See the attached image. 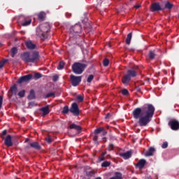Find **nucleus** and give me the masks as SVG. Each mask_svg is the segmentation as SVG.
<instances>
[{
	"instance_id": "nucleus-37",
	"label": "nucleus",
	"mask_w": 179,
	"mask_h": 179,
	"mask_svg": "<svg viewBox=\"0 0 179 179\" xmlns=\"http://www.w3.org/2000/svg\"><path fill=\"white\" fill-rule=\"evenodd\" d=\"M45 141L48 143H52V138H51V136H46Z\"/></svg>"
},
{
	"instance_id": "nucleus-21",
	"label": "nucleus",
	"mask_w": 179,
	"mask_h": 179,
	"mask_svg": "<svg viewBox=\"0 0 179 179\" xmlns=\"http://www.w3.org/2000/svg\"><path fill=\"white\" fill-rule=\"evenodd\" d=\"M9 93H11L10 96H16V94H17V87L16 86V85H13L10 88Z\"/></svg>"
},
{
	"instance_id": "nucleus-2",
	"label": "nucleus",
	"mask_w": 179,
	"mask_h": 179,
	"mask_svg": "<svg viewBox=\"0 0 179 179\" xmlns=\"http://www.w3.org/2000/svg\"><path fill=\"white\" fill-rule=\"evenodd\" d=\"M50 29L51 25L45 22L41 24L39 27L36 29V35L41 38V40H45V38H48V33H50Z\"/></svg>"
},
{
	"instance_id": "nucleus-3",
	"label": "nucleus",
	"mask_w": 179,
	"mask_h": 179,
	"mask_svg": "<svg viewBox=\"0 0 179 179\" xmlns=\"http://www.w3.org/2000/svg\"><path fill=\"white\" fill-rule=\"evenodd\" d=\"M138 69L139 67L138 66H134L131 69L127 70V74L122 78L123 85H125L126 86L129 85L131 78H136Z\"/></svg>"
},
{
	"instance_id": "nucleus-16",
	"label": "nucleus",
	"mask_w": 179,
	"mask_h": 179,
	"mask_svg": "<svg viewBox=\"0 0 179 179\" xmlns=\"http://www.w3.org/2000/svg\"><path fill=\"white\" fill-rule=\"evenodd\" d=\"M120 157H123L124 160H127V159H129L132 156V151L129 150L124 153H120L119 154Z\"/></svg>"
},
{
	"instance_id": "nucleus-31",
	"label": "nucleus",
	"mask_w": 179,
	"mask_h": 179,
	"mask_svg": "<svg viewBox=\"0 0 179 179\" xmlns=\"http://www.w3.org/2000/svg\"><path fill=\"white\" fill-rule=\"evenodd\" d=\"M70 111L69 107L68 106H65L63 108V110L62 111V114H68Z\"/></svg>"
},
{
	"instance_id": "nucleus-45",
	"label": "nucleus",
	"mask_w": 179,
	"mask_h": 179,
	"mask_svg": "<svg viewBox=\"0 0 179 179\" xmlns=\"http://www.w3.org/2000/svg\"><path fill=\"white\" fill-rule=\"evenodd\" d=\"M59 79V76L58 75H55L52 76V80L53 82H57Z\"/></svg>"
},
{
	"instance_id": "nucleus-57",
	"label": "nucleus",
	"mask_w": 179,
	"mask_h": 179,
	"mask_svg": "<svg viewBox=\"0 0 179 179\" xmlns=\"http://www.w3.org/2000/svg\"><path fill=\"white\" fill-rule=\"evenodd\" d=\"M87 24H88V27H90V24L89 22L87 23Z\"/></svg>"
},
{
	"instance_id": "nucleus-49",
	"label": "nucleus",
	"mask_w": 179,
	"mask_h": 179,
	"mask_svg": "<svg viewBox=\"0 0 179 179\" xmlns=\"http://www.w3.org/2000/svg\"><path fill=\"white\" fill-rule=\"evenodd\" d=\"M108 149L109 150H114V144L113 143L109 144Z\"/></svg>"
},
{
	"instance_id": "nucleus-1",
	"label": "nucleus",
	"mask_w": 179,
	"mask_h": 179,
	"mask_svg": "<svg viewBox=\"0 0 179 179\" xmlns=\"http://www.w3.org/2000/svg\"><path fill=\"white\" fill-rule=\"evenodd\" d=\"M131 114L134 120H138L140 127H147L155 115V106L146 103L141 108H136Z\"/></svg>"
},
{
	"instance_id": "nucleus-42",
	"label": "nucleus",
	"mask_w": 179,
	"mask_h": 179,
	"mask_svg": "<svg viewBox=\"0 0 179 179\" xmlns=\"http://www.w3.org/2000/svg\"><path fill=\"white\" fill-rule=\"evenodd\" d=\"M162 149H167L169 148V143L167 142H164L163 144L162 145Z\"/></svg>"
},
{
	"instance_id": "nucleus-51",
	"label": "nucleus",
	"mask_w": 179,
	"mask_h": 179,
	"mask_svg": "<svg viewBox=\"0 0 179 179\" xmlns=\"http://www.w3.org/2000/svg\"><path fill=\"white\" fill-rule=\"evenodd\" d=\"M134 8H136V9H139L141 8V5L138 4L134 6Z\"/></svg>"
},
{
	"instance_id": "nucleus-8",
	"label": "nucleus",
	"mask_w": 179,
	"mask_h": 179,
	"mask_svg": "<svg viewBox=\"0 0 179 179\" xmlns=\"http://www.w3.org/2000/svg\"><path fill=\"white\" fill-rule=\"evenodd\" d=\"M168 125L171 127L172 131H178L179 129V122L176 119L170 120L168 122Z\"/></svg>"
},
{
	"instance_id": "nucleus-24",
	"label": "nucleus",
	"mask_w": 179,
	"mask_h": 179,
	"mask_svg": "<svg viewBox=\"0 0 179 179\" xmlns=\"http://www.w3.org/2000/svg\"><path fill=\"white\" fill-rule=\"evenodd\" d=\"M94 174H96V172L94 171H88L85 172V176L88 179L92 178V177H94Z\"/></svg>"
},
{
	"instance_id": "nucleus-55",
	"label": "nucleus",
	"mask_w": 179,
	"mask_h": 179,
	"mask_svg": "<svg viewBox=\"0 0 179 179\" xmlns=\"http://www.w3.org/2000/svg\"><path fill=\"white\" fill-rule=\"evenodd\" d=\"M30 145H27V146H25V149H30Z\"/></svg>"
},
{
	"instance_id": "nucleus-7",
	"label": "nucleus",
	"mask_w": 179,
	"mask_h": 179,
	"mask_svg": "<svg viewBox=\"0 0 179 179\" xmlns=\"http://www.w3.org/2000/svg\"><path fill=\"white\" fill-rule=\"evenodd\" d=\"M70 111L73 115H75V117H78V115L80 114V111L79 110V106L76 102H74L71 104V106L70 108Z\"/></svg>"
},
{
	"instance_id": "nucleus-43",
	"label": "nucleus",
	"mask_w": 179,
	"mask_h": 179,
	"mask_svg": "<svg viewBox=\"0 0 179 179\" xmlns=\"http://www.w3.org/2000/svg\"><path fill=\"white\" fill-rule=\"evenodd\" d=\"M53 96H55V93L50 92V93H48V94H46L45 98L48 99L50 97H52Z\"/></svg>"
},
{
	"instance_id": "nucleus-18",
	"label": "nucleus",
	"mask_w": 179,
	"mask_h": 179,
	"mask_svg": "<svg viewBox=\"0 0 179 179\" xmlns=\"http://www.w3.org/2000/svg\"><path fill=\"white\" fill-rule=\"evenodd\" d=\"M25 45L28 50H36V44L33 43L31 41H26Z\"/></svg>"
},
{
	"instance_id": "nucleus-15",
	"label": "nucleus",
	"mask_w": 179,
	"mask_h": 179,
	"mask_svg": "<svg viewBox=\"0 0 179 179\" xmlns=\"http://www.w3.org/2000/svg\"><path fill=\"white\" fill-rule=\"evenodd\" d=\"M29 146L36 150H41V145L37 141L29 143Z\"/></svg>"
},
{
	"instance_id": "nucleus-14",
	"label": "nucleus",
	"mask_w": 179,
	"mask_h": 179,
	"mask_svg": "<svg viewBox=\"0 0 179 179\" xmlns=\"http://www.w3.org/2000/svg\"><path fill=\"white\" fill-rule=\"evenodd\" d=\"M39 111H41L42 117H45V115L50 114V106H46L45 107H42L39 109Z\"/></svg>"
},
{
	"instance_id": "nucleus-50",
	"label": "nucleus",
	"mask_w": 179,
	"mask_h": 179,
	"mask_svg": "<svg viewBox=\"0 0 179 179\" xmlns=\"http://www.w3.org/2000/svg\"><path fill=\"white\" fill-rule=\"evenodd\" d=\"M93 141H94V142H97V141H99V136L97 135H95L93 137Z\"/></svg>"
},
{
	"instance_id": "nucleus-23",
	"label": "nucleus",
	"mask_w": 179,
	"mask_h": 179,
	"mask_svg": "<svg viewBox=\"0 0 179 179\" xmlns=\"http://www.w3.org/2000/svg\"><path fill=\"white\" fill-rule=\"evenodd\" d=\"M27 99L28 100H34V99H36V92H34V90H31Z\"/></svg>"
},
{
	"instance_id": "nucleus-17",
	"label": "nucleus",
	"mask_w": 179,
	"mask_h": 179,
	"mask_svg": "<svg viewBox=\"0 0 179 179\" xmlns=\"http://www.w3.org/2000/svg\"><path fill=\"white\" fill-rule=\"evenodd\" d=\"M145 164H146V160L141 159L136 164V167H138V169H140V170H141V169H143V167H145Z\"/></svg>"
},
{
	"instance_id": "nucleus-44",
	"label": "nucleus",
	"mask_w": 179,
	"mask_h": 179,
	"mask_svg": "<svg viewBox=\"0 0 179 179\" xmlns=\"http://www.w3.org/2000/svg\"><path fill=\"white\" fill-rule=\"evenodd\" d=\"M6 62H8V60L6 59H4L3 61L0 62V69L1 68L3 67V66L5 65V64H6Z\"/></svg>"
},
{
	"instance_id": "nucleus-10",
	"label": "nucleus",
	"mask_w": 179,
	"mask_h": 179,
	"mask_svg": "<svg viewBox=\"0 0 179 179\" xmlns=\"http://www.w3.org/2000/svg\"><path fill=\"white\" fill-rule=\"evenodd\" d=\"M33 79V75L32 74H28L27 76H23L19 78L17 80V83H23V82H29V80H31Z\"/></svg>"
},
{
	"instance_id": "nucleus-38",
	"label": "nucleus",
	"mask_w": 179,
	"mask_h": 179,
	"mask_svg": "<svg viewBox=\"0 0 179 179\" xmlns=\"http://www.w3.org/2000/svg\"><path fill=\"white\" fill-rule=\"evenodd\" d=\"M31 24V20H27V21H25L24 22L22 23V26H29V24Z\"/></svg>"
},
{
	"instance_id": "nucleus-33",
	"label": "nucleus",
	"mask_w": 179,
	"mask_h": 179,
	"mask_svg": "<svg viewBox=\"0 0 179 179\" xmlns=\"http://www.w3.org/2000/svg\"><path fill=\"white\" fill-rule=\"evenodd\" d=\"M64 66H65V62H64V61H62L59 63L57 69H59V70L64 69Z\"/></svg>"
},
{
	"instance_id": "nucleus-25",
	"label": "nucleus",
	"mask_w": 179,
	"mask_h": 179,
	"mask_svg": "<svg viewBox=\"0 0 179 179\" xmlns=\"http://www.w3.org/2000/svg\"><path fill=\"white\" fill-rule=\"evenodd\" d=\"M173 6H174L173 3H171L169 1H166L164 9H168L169 10H171V9H173Z\"/></svg>"
},
{
	"instance_id": "nucleus-54",
	"label": "nucleus",
	"mask_w": 179,
	"mask_h": 179,
	"mask_svg": "<svg viewBox=\"0 0 179 179\" xmlns=\"http://www.w3.org/2000/svg\"><path fill=\"white\" fill-rule=\"evenodd\" d=\"M94 143L96 146H99V141H94Z\"/></svg>"
},
{
	"instance_id": "nucleus-48",
	"label": "nucleus",
	"mask_w": 179,
	"mask_h": 179,
	"mask_svg": "<svg viewBox=\"0 0 179 179\" xmlns=\"http://www.w3.org/2000/svg\"><path fill=\"white\" fill-rule=\"evenodd\" d=\"M2 103H3V96H0V108H2Z\"/></svg>"
},
{
	"instance_id": "nucleus-13",
	"label": "nucleus",
	"mask_w": 179,
	"mask_h": 179,
	"mask_svg": "<svg viewBox=\"0 0 179 179\" xmlns=\"http://www.w3.org/2000/svg\"><path fill=\"white\" fill-rule=\"evenodd\" d=\"M21 58L22 59V61H24V62H26L27 64H28L29 62H30V52H25L24 53H22L21 55Z\"/></svg>"
},
{
	"instance_id": "nucleus-19",
	"label": "nucleus",
	"mask_w": 179,
	"mask_h": 179,
	"mask_svg": "<svg viewBox=\"0 0 179 179\" xmlns=\"http://www.w3.org/2000/svg\"><path fill=\"white\" fill-rule=\"evenodd\" d=\"M69 129H75V131H77L78 132L80 133V131H82V127L75 124V123H73L71 124H70L69 126Z\"/></svg>"
},
{
	"instance_id": "nucleus-11",
	"label": "nucleus",
	"mask_w": 179,
	"mask_h": 179,
	"mask_svg": "<svg viewBox=\"0 0 179 179\" xmlns=\"http://www.w3.org/2000/svg\"><path fill=\"white\" fill-rule=\"evenodd\" d=\"M30 58V62L32 63L37 62V61H40V55L38 54V52L34 51Z\"/></svg>"
},
{
	"instance_id": "nucleus-5",
	"label": "nucleus",
	"mask_w": 179,
	"mask_h": 179,
	"mask_svg": "<svg viewBox=\"0 0 179 179\" xmlns=\"http://www.w3.org/2000/svg\"><path fill=\"white\" fill-rule=\"evenodd\" d=\"M72 71L76 75H82L86 68V64L83 63L76 62L72 66Z\"/></svg>"
},
{
	"instance_id": "nucleus-41",
	"label": "nucleus",
	"mask_w": 179,
	"mask_h": 179,
	"mask_svg": "<svg viewBox=\"0 0 179 179\" xmlns=\"http://www.w3.org/2000/svg\"><path fill=\"white\" fill-rule=\"evenodd\" d=\"M129 92L128 91V90L127 89H124L122 90V94H123V96H127V94H129Z\"/></svg>"
},
{
	"instance_id": "nucleus-6",
	"label": "nucleus",
	"mask_w": 179,
	"mask_h": 179,
	"mask_svg": "<svg viewBox=\"0 0 179 179\" xmlns=\"http://www.w3.org/2000/svg\"><path fill=\"white\" fill-rule=\"evenodd\" d=\"M70 80H71V83L72 86H73L74 87H76V86H78L79 83L82 82V77L73 76V74H71L70 76Z\"/></svg>"
},
{
	"instance_id": "nucleus-30",
	"label": "nucleus",
	"mask_w": 179,
	"mask_h": 179,
	"mask_svg": "<svg viewBox=\"0 0 179 179\" xmlns=\"http://www.w3.org/2000/svg\"><path fill=\"white\" fill-rule=\"evenodd\" d=\"M16 54H17V48L14 47L11 49V57H12V58H15V55H16Z\"/></svg>"
},
{
	"instance_id": "nucleus-20",
	"label": "nucleus",
	"mask_w": 179,
	"mask_h": 179,
	"mask_svg": "<svg viewBox=\"0 0 179 179\" xmlns=\"http://www.w3.org/2000/svg\"><path fill=\"white\" fill-rule=\"evenodd\" d=\"M156 152V150L153 147H150L148 151L145 152V157H150V156H152L153 154Z\"/></svg>"
},
{
	"instance_id": "nucleus-32",
	"label": "nucleus",
	"mask_w": 179,
	"mask_h": 179,
	"mask_svg": "<svg viewBox=\"0 0 179 179\" xmlns=\"http://www.w3.org/2000/svg\"><path fill=\"white\" fill-rule=\"evenodd\" d=\"M110 166H111V162L108 161H104L101 164V167H110Z\"/></svg>"
},
{
	"instance_id": "nucleus-12",
	"label": "nucleus",
	"mask_w": 179,
	"mask_h": 179,
	"mask_svg": "<svg viewBox=\"0 0 179 179\" xmlns=\"http://www.w3.org/2000/svg\"><path fill=\"white\" fill-rule=\"evenodd\" d=\"M4 144L6 146H8V148L13 146V143H12V136L9 134L7 135V136L4 138Z\"/></svg>"
},
{
	"instance_id": "nucleus-35",
	"label": "nucleus",
	"mask_w": 179,
	"mask_h": 179,
	"mask_svg": "<svg viewBox=\"0 0 179 179\" xmlns=\"http://www.w3.org/2000/svg\"><path fill=\"white\" fill-rule=\"evenodd\" d=\"M103 131H104V127H100V128L95 129L94 134H100V132H103Z\"/></svg>"
},
{
	"instance_id": "nucleus-4",
	"label": "nucleus",
	"mask_w": 179,
	"mask_h": 179,
	"mask_svg": "<svg viewBox=\"0 0 179 179\" xmlns=\"http://www.w3.org/2000/svg\"><path fill=\"white\" fill-rule=\"evenodd\" d=\"M83 29L80 24H76L73 26H71L69 29V37L70 38L76 39L78 37L80 36L82 34Z\"/></svg>"
},
{
	"instance_id": "nucleus-47",
	"label": "nucleus",
	"mask_w": 179,
	"mask_h": 179,
	"mask_svg": "<svg viewBox=\"0 0 179 179\" xmlns=\"http://www.w3.org/2000/svg\"><path fill=\"white\" fill-rule=\"evenodd\" d=\"M77 100H78V101H80V103H82V101H83L84 98L83 96H82V95H78L77 96Z\"/></svg>"
},
{
	"instance_id": "nucleus-26",
	"label": "nucleus",
	"mask_w": 179,
	"mask_h": 179,
	"mask_svg": "<svg viewBox=\"0 0 179 179\" xmlns=\"http://www.w3.org/2000/svg\"><path fill=\"white\" fill-rule=\"evenodd\" d=\"M107 154V152H103L101 154V155L98 158V161L99 162H104L106 160V155Z\"/></svg>"
},
{
	"instance_id": "nucleus-28",
	"label": "nucleus",
	"mask_w": 179,
	"mask_h": 179,
	"mask_svg": "<svg viewBox=\"0 0 179 179\" xmlns=\"http://www.w3.org/2000/svg\"><path fill=\"white\" fill-rule=\"evenodd\" d=\"M132 39V34L131 32L127 34V38H126V44L129 45L131 44V40Z\"/></svg>"
},
{
	"instance_id": "nucleus-56",
	"label": "nucleus",
	"mask_w": 179,
	"mask_h": 179,
	"mask_svg": "<svg viewBox=\"0 0 179 179\" xmlns=\"http://www.w3.org/2000/svg\"><path fill=\"white\" fill-rule=\"evenodd\" d=\"M29 141H30L29 138H27L26 140H25V142L26 143H27V142H29Z\"/></svg>"
},
{
	"instance_id": "nucleus-27",
	"label": "nucleus",
	"mask_w": 179,
	"mask_h": 179,
	"mask_svg": "<svg viewBox=\"0 0 179 179\" xmlns=\"http://www.w3.org/2000/svg\"><path fill=\"white\" fill-rule=\"evenodd\" d=\"M110 179H122V173L116 172L115 176L110 178Z\"/></svg>"
},
{
	"instance_id": "nucleus-52",
	"label": "nucleus",
	"mask_w": 179,
	"mask_h": 179,
	"mask_svg": "<svg viewBox=\"0 0 179 179\" xmlns=\"http://www.w3.org/2000/svg\"><path fill=\"white\" fill-rule=\"evenodd\" d=\"M110 117H111V114L108 113V114L106 115L105 118H110Z\"/></svg>"
},
{
	"instance_id": "nucleus-29",
	"label": "nucleus",
	"mask_w": 179,
	"mask_h": 179,
	"mask_svg": "<svg viewBox=\"0 0 179 179\" xmlns=\"http://www.w3.org/2000/svg\"><path fill=\"white\" fill-rule=\"evenodd\" d=\"M43 75L40 73H36L34 76H32V79H34L35 80H37L42 78Z\"/></svg>"
},
{
	"instance_id": "nucleus-59",
	"label": "nucleus",
	"mask_w": 179,
	"mask_h": 179,
	"mask_svg": "<svg viewBox=\"0 0 179 179\" xmlns=\"http://www.w3.org/2000/svg\"><path fill=\"white\" fill-rule=\"evenodd\" d=\"M130 1H132V0H130Z\"/></svg>"
},
{
	"instance_id": "nucleus-34",
	"label": "nucleus",
	"mask_w": 179,
	"mask_h": 179,
	"mask_svg": "<svg viewBox=\"0 0 179 179\" xmlns=\"http://www.w3.org/2000/svg\"><path fill=\"white\" fill-rule=\"evenodd\" d=\"M93 79H94V76H93V74L90 75L87 79V83H92Z\"/></svg>"
},
{
	"instance_id": "nucleus-9",
	"label": "nucleus",
	"mask_w": 179,
	"mask_h": 179,
	"mask_svg": "<svg viewBox=\"0 0 179 179\" xmlns=\"http://www.w3.org/2000/svg\"><path fill=\"white\" fill-rule=\"evenodd\" d=\"M151 12H159V10H164V8L160 6V3H153L150 6Z\"/></svg>"
},
{
	"instance_id": "nucleus-22",
	"label": "nucleus",
	"mask_w": 179,
	"mask_h": 179,
	"mask_svg": "<svg viewBox=\"0 0 179 179\" xmlns=\"http://www.w3.org/2000/svg\"><path fill=\"white\" fill-rule=\"evenodd\" d=\"M148 58L151 61H153L156 58V50H150L148 52Z\"/></svg>"
},
{
	"instance_id": "nucleus-46",
	"label": "nucleus",
	"mask_w": 179,
	"mask_h": 179,
	"mask_svg": "<svg viewBox=\"0 0 179 179\" xmlns=\"http://www.w3.org/2000/svg\"><path fill=\"white\" fill-rule=\"evenodd\" d=\"M38 19H40V20H43V19H44V13H40L38 15Z\"/></svg>"
},
{
	"instance_id": "nucleus-36",
	"label": "nucleus",
	"mask_w": 179,
	"mask_h": 179,
	"mask_svg": "<svg viewBox=\"0 0 179 179\" xmlns=\"http://www.w3.org/2000/svg\"><path fill=\"white\" fill-rule=\"evenodd\" d=\"M8 134V131L6 129L3 130L1 134V139H5V136H6V134Z\"/></svg>"
},
{
	"instance_id": "nucleus-40",
	"label": "nucleus",
	"mask_w": 179,
	"mask_h": 179,
	"mask_svg": "<svg viewBox=\"0 0 179 179\" xmlns=\"http://www.w3.org/2000/svg\"><path fill=\"white\" fill-rule=\"evenodd\" d=\"M110 64L108 59H104L103 62V66H107Z\"/></svg>"
},
{
	"instance_id": "nucleus-53",
	"label": "nucleus",
	"mask_w": 179,
	"mask_h": 179,
	"mask_svg": "<svg viewBox=\"0 0 179 179\" xmlns=\"http://www.w3.org/2000/svg\"><path fill=\"white\" fill-rule=\"evenodd\" d=\"M102 134H103V135H107V131H106V130H104V128H103V131H102Z\"/></svg>"
},
{
	"instance_id": "nucleus-58",
	"label": "nucleus",
	"mask_w": 179,
	"mask_h": 179,
	"mask_svg": "<svg viewBox=\"0 0 179 179\" xmlns=\"http://www.w3.org/2000/svg\"><path fill=\"white\" fill-rule=\"evenodd\" d=\"M0 47H2V43L0 42Z\"/></svg>"
},
{
	"instance_id": "nucleus-39",
	"label": "nucleus",
	"mask_w": 179,
	"mask_h": 179,
	"mask_svg": "<svg viewBox=\"0 0 179 179\" xmlns=\"http://www.w3.org/2000/svg\"><path fill=\"white\" fill-rule=\"evenodd\" d=\"M25 93H26V91H25L24 90H23L19 92H18V96H19V97H21V98H22V97H24Z\"/></svg>"
}]
</instances>
